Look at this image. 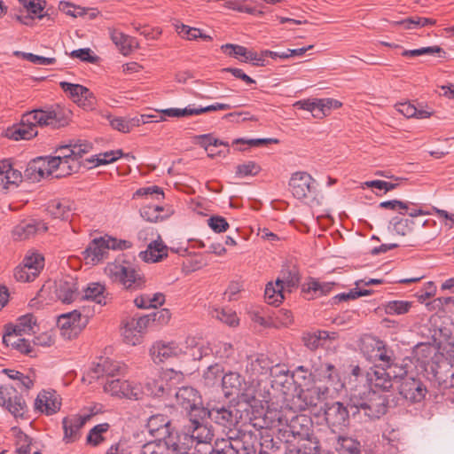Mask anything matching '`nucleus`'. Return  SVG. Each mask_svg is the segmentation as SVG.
Here are the masks:
<instances>
[{
    "label": "nucleus",
    "instance_id": "nucleus-27",
    "mask_svg": "<svg viewBox=\"0 0 454 454\" xmlns=\"http://www.w3.org/2000/svg\"><path fill=\"white\" fill-rule=\"evenodd\" d=\"M22 181V174L7 162H0V193L14 189Z\"/></svg>",
    "mask_w": 454,
    "mask_h": 454
},
{
    "label": "nucleus",
    "instance_id": "nucleus-56",
    "mask_svg": "<svg viewBox=\"0 0 454 454\" xmlns=\"http://www.w3.org/2000/svg\"><path fill=\"white\" fill-rule=\"evenodd\" d=\"M121 334L125 343L132 346L139 344L143 338V334L129 320L124 325Z\"/></svg>",
    "mask_w": 454,
    "mask_h": 454
},
{
    "label": "nucleus",
    "instance_id": "nucleus-5",
    "mask_svg": "<svg viewBox=\"0 0 454 454\" xmlns=\"http://www.w3.org/2000/svg\"><path fill=\"white\" fill-rule=\"evenodd\" d=\"M175 436L184 445L192 447L193 444L209 443L214 433L211 426L201 421L199 417L190 414L183 419L182 427Z\"/></svg>",
    "mask_w": 454,
    "mask_h": 454
},
{
    "label": "nucleus",
    "instance_id": "nucleus-3",
    "mask_svg": "<svg viewBox=\"0 0 454 454\" xmlns=\"http://www.w3.org/2000/svg\"><path fill=\"white\" fill-rule=\"evenodd\" d=\"M25 176L32 182L45 177L61 178L72 174V167L62 161L60 155L37 157L27 164Z\"/></svg>",
    "mask_w": 454,
    "mask_h": 454
},
{
    "label": "nucleus",
    "instance_id": "nucleus-14",
    "mask_svg": "<svg viewBox=\"0 0 454 454\" xmlns=\"http://www.w3.org/2000/svg\"><path fill=\"white\" fill-rule=\"evenodd\" d=\"M403 374L395 369L387 372L386 368L376 365L366 372V382L372 389L388 391L393 386V380L402 378Z\"/></svg>",
    "mask_w": 454,
    "mask_h": 454
},
{
    "label": "nucleus",
    "instance_id": "nucleus-32",
    "mask_svg": "<svg viewBox=\"0 0 454 454\" xmlns=\"http://www.w3.org/2000/svg\"><path fill=\"white\" fill-rule=\"evenodd\" d=\"M434 371V380L442 388L454 387V364L443 360L436 364Z\"/></svg>",
    "mask_w": 454,
    "mask_h": 454
},
{
    "label": "nucleus",
    "instance_id": "nucleus-13",
    "mask_svg": "<svg viewBox=\"0 0 454 454\" xmlns=\"http://www.w3.org/2000/svg\"><path fill=\"white\" fill-rule=\"evenodd\" d=\"M176 404L195 417L206 415V411L201 406V397L198 391L192 387H182L176 393Z\"/></svg>",
    "mask_w": 454,
    "mask_h": 454
},
{
    "label": "nucleus",
    "instance_id": "nucleus-1",
    "mask_svg": "<svg viewBox=\"0 0 454 454\" xmlns=\"http://www.w3.org/2000/svg\"><path fill=\"white\" fill-rule=\"evenodd\" d=\"M222 387L226 397L236 396L254 412L260 414L270 402V393L260 380L252 378L246 380L237 372H229L222 377Z\"/></svg>",
    "mask_w": 454,
    "mask_h": 454
},
{
    "label": "nucleus",
    "instance_id": "nucleus-19",
    "mask_svg": "<svg viewBox=\"0 0 454 454\" xmlns=\"http://www.w3.org/2000/svg\"><path fill=\"white\" fill-rule=\"evenodd\" d=\"M399 373H403L399 392L406 399L413 403L420 402L426 395L427 389L423 383L414 378L407 376L406 371L403 367H398Z\"/></svg>",
    "mask_w": 454,
    "mask_h": 454
},
{
    "label": "nucleus",
    "instance_id": "nucleus-59",
    "mask_svg": "<svg viewBox=\"0 0 454 454\" xmlns=\"http://www.w3.org/2000/svg\"><path fill=\"white\" fill-rule=\"evenodd\" d=\"M160 114L168 117H184L190 115H199L203 114L202 107H193L188 106L184 108H168L160 111Z\"/></svg>",
    "mask_w": 454,
    "mask_h": 454
},
{
    "label": "nucleus",
    "instance_id": "nucleus-64",
    "mask_svg": "<svg viewBox=\"0 0 454 454\" xmlns=\"http://www.w3.org/2000/svg\"><path fill=\"white\" fill-rule=\"evenodd\" d=\"M133 197H151L153 199L160 200L163 199L164 193L163 191L159 186L153 185L148 187H143L137 190Z\"/></svg>",
    "mask_w": 454,
    "mask_h": 454
},
{
    "label": "nucleus",
    "instance_id": "nucleus-53",
    "mask_svg": "<svg viewBox=\"0 0 454 454\" xmlns=\"http://www.w3.org/2000/svg\"><path fill=\"white\" fill-rule=\"evenodd\" d=\"M300 278L295 272L289 270H282L281 276L276 280V285L283 286L285 292H292L299 284Z\"/></svg>",
    "mask_w": 454,
    "mask_h": 454
},
{
    "label": "nucleus",
    "instance_id": "nucleus-33",
    "mask_svg": "<svg viewBox=\"0 0 454 454\" xmlns=\"http://www.w3.org/2000/svg\"><path fill=\"white\" fill-rule=\"evenodd\" d=\"M48 230L46 224L36 220L23 221L14 227L12 235L15 239H26L37 232H44Z\"/></svg>",
    "mask_w": 454,
    "mask_h": 454
},
{
    "label": "nucleus",
    "instance_id": "nucleus-30",
    "mask_svg": "<svg viewBox=\"0 0 454 454\" xmlns=\"http://www.w3.org/2000/svg\"><path fill=\"white\" fill-rule=\"evenodd\" d=\"M74 203L67 199L53 200L47 205V213L54 219L67 221L74 214Z\"/></svg>",
    "mask_w": 454,
    "mask_h": 454
},
{
    "label": "nucleus",
    "instance_id": "nucleus-25",
    "mask_svg": "<svg viewBox=\"0 0 454 454\" xmlns=\"http://www.w3.org/2000/svg\"><path fill=\"white\" fill-rule=\"evenodd\" d=\"M325 417L327 424L332 427L341 428L348 425V411L340 402L327 404L325 410Z\"/></svg>",
    "mask_w": 454,
    "mask_h": 454
},
{
    "label": "nucleus",
    "instance_id": "nucleus-61",
    "mask_svg": "<svg viewBox=\"0 0 454 454\" xmlns=\"http://www.w3.org/2000/svg\"><path fill=\"white\" fill-rule=\"evenodd\" d=\"M391 224L397 234L405 236L412 231L414 221L411 219L394 217L391 220Z\"/></svg>",
    "mask_w": 454,
    "mask_h": 454
},
{
    "label": "nucleus",
    "instance_id": "nucleus-45",
    "mask_svg": "<svg viewBox=\"0 0 454 454\" xmlns=\"http://www.w3.org/2000/svg\"><path fill=\"white\" fill-rule=\"evenodd\" d=\"M3 372L6 374L9 379L14 380L16 382L15 386L21 390H28L34 386L35 375L33 373L24 374L11 369H4Z\"/></svg>",
    "mask_w": 454,
    "mask_h": 454
},
{
    "label": "nucleus",
    "instance_id": "nucleus-7",
    "mask_svg": "<svg viewBox=\"0 0 454 454\" xmlns=\"http://www.w3.org/2000/svg\"><path fill=\"white\" fill-rule=\"evenodd\" d=\"M309 375L313 382L318 383L321 386H326L328 389L332 387L334 391L338 392L344 387L339 371L330 363L320 360L314 362Z\"/></svg>",
    "mask_w": 454,
    "mask_h": 454
},
{
    "label": "nucleus",
    "instance_id": "nucleus-49",
    "mask_svg": "<svg viewBox=\"0 0 454 454\" xmlns=\"http://www.w3.org/2000/svg\"><path fill=\"white\" fill-rule=\"evenodd\" d=\"M37 135V126L35 122L28 123L25 121V114L22 115L21 122L17 127L13 133V137L16 140L25 139L28 140Z\"/></svg>",
    "mask_w": 454,
    "mask_h": 454
},
{
    "label": "nucleus",
    "instance_id": "nucleus-16",
    "mask_svg": "<svg viewBox=\"0 0 454 454\" xmlns=\"http://www.w3.org/2000/svg\"><path fill=\"white\" fill-rule=\"evenodd\" d=\"M92 145L90 143L82 140L70 142L68 145L60 146L58 152L61 157L62 161H67L72 167V173L77 171L80 164L79 158L84 153L90 151Z\"/></svg>",
    "mask_w": 454,
    "mask_h": 454
},
{
    "label": "nucleus",
    "instance_id": "nucleus-54",
    "mask_svg": "<svg viewBox=\"0 0 454 454\" xmlns=\"http://www.w3.org/2000/svg\"><path fill=\"white\" fill-rule=\"evenodd\" d=\"M211 317L230 325L236 326L239 325L237 314L231 309L215 308L210 311Z\"/></svg>",
    "mask_w": 454,
    "mask_h": 454
},
{
    "label": "nucleus",
    "instance_id": "nucleus-21",
    "mask_svg": "<svg viewBox=\"0 0 454 454\" xmlns=\"http://www.w3.org/2000/svg\"><path fill=\"white\" fill-rule=\"evenodd\" d=\"M0 405L15 419H24L27 411L25 400L20 395H12V387L7 386H0Z\"/></svg>",
    "mask_w": 454,
    "mask_h": 454
},
{
    "label": "nucleus",
    "instance_id": "nucleus-58",
    "mask_svg": "<svg viewBox=\"0 0 454 454\" xmlns=\"http://www.w3.org/2000/svg\"><path fill=\"white\" fill-rule=\"evenodd\" d=\"M122 156V152L121 150L117 151H108L105 153H100L93 157H91L89 161L93 163L95 167L100 165L110 164Z\"/></svg>",
    "mask_w": 454,
    "mask_h": 454
},
{
    "label": "nucleus",
    "instance_id": "nucleus-52",
    "mask_svg": "<svg viewBox=\"0 0 454 454\" xmlns=\"http://www.w3.org/2000/svg\"><path fill=\"white\" fill-rule=\"evenodd\" d=\"M223 367L219 364H214L207 367L203 372V381L207 387L216 385L218 380L223 376Z\"/></svg>",
    "mask_w": 454,
    "mask_h": 454
},
{
    "label": "nucleus",
    "instance_id": "nucleus-26",
    "mask_svg": "<svg viewBox=\"0 0 454 454\" xmlns=\"http://www.w3.org/2000/svg\"><path fill=\"white\" fill-rule=\"evenodd\" d=\"M222 51L236 59H241L245 62H250L254 66L257 67H263L265 66L264 59L261 56V53L258 54L257 52L248 51L246 47L238 45V44H231L227 43L223 44L221 47Z\"/></svg>",
    "mask_w": 454,
    "mask_h": 454
},
{
    "label": "nucleus",
    "instance_id": "nucleus-22",
    "mask_svg": "<svg viewBox=\"0 0 454 454\" xmlns=\"http://www.w3.org/2000/svg\"><path fill=\"white\" fill-rule=\"evenodd\" d=\"M60 408L61 397L54 390H42L34 403L35 411L46 416L57 413Z\"/></svg>",
    "mask_w": 454,
    "mask_h": 454
},
{
    "label": "nucleus",
    "instance_id": "nucleus-39",
    "mask_svg": "<svg viewBox=\"0 0 454 454\" xmlns=\"http://www.w3.org/2000/svg\"><path fill=\"white\" fill-rule=\"evenodd\" d=\"M246 370L247 372L251 374V377L274 373L273 362H271L266 356L261 355L247 363Z\"/></svg>",
    "mask_w": 454,
    "mask_h": 454
},
{
    "label": "nucleus",
    "instance_id": "nucleus-11",
    "mask_svg": "<svg viewBox=\"0 0 454 454\" xmlns=\"http://www.w3.org/2000/svg\"><path fill=\"white\" fill-rule=\"evenodd\" d=\"M328 395V387L315 383L307 388L300 390L299 394L293 398L292 409L295 411H305L325 400Z\"/></svg>",
    "mask_w": 454,
    "mask_h": 454
},
{
    "label": "nucleus",
    "instance_id": "nucleus-42",
    "mask_svg": "<svg viewBox=\"0 0 454 454\" xmlns=\"http://www.w3.org/2000/svg\"><path fill=\"white\" fill-rule=\"evenodd\" d=\"M337 333L334 332L317 331L315 333H308L303 336V342L309 349H317L319 346L324 345L326 340H335Z\"/></svg>",
    "mask_w": 454,
    "mask_h": 454
},
{
    "label": "nucleus",
    "instance_id": "nucleus-23",
    "mask_svg": "<svg viewBox=\"0 0 454 454\" xmlns=\"http://www.w3.org/2000/svg\"><path fill=\"white\" fill-rule=\"evenodd\" d=\"M184 353L183 348L176 341L158 340L150 348V356L156 364L179 357Z\"/></svg>",
    "mask_w": 454,
    "mask_h": 454
},
{
    "label": "nucleus",
    "instance_id": "nucleus-48",
    "mask_svg": "<svg viewBox=\"0 0 454 454\" xmlns=\"http://www.w3.org/2000/svg\"><path fill=\"white\" fill-rule=\"evenodd\" d=\"M234 354L235 348L230 342L217 340L212 343V355L219 360L226 361L233 357Z\"/></svg>",
    "mask_w": 454,
    "mask_h": 454
},
{
    "label": "nucleus",
    "instance_id": "nucleus-36",
    "mask_svg": "<svg viewBox=\"0 0 454 454\" xmlns=\"http://www.w3.org/2000/svg\"><path fill=\"white\" fill-rule=\"evenodd\" d=\"M168 255V247L161 240H154L149 243L145 251L139 253L142 261L149 263L157 262Z\"/></svg>",
    "mask_w": 454,
    "mask_h": 454
},
{
    "label": "nucleus",
    "instance_id": "nucleus-57",
    "mask_svg": "<svg viewBox=\"0 0 454 454\" xmlns=\"http://www.w3.org/2000/svg\"><path fill=\"white\" fill-rule=\"evenodd\" d=\"M110 123L113 129L123 133H128L134 127L140 125V119H137V117L130 119L116 117L111 120Z\"/></svg>",
    "mask_w": 454,
    "mask_h": 454
},
{
    "label": "nucleus",
    "instance_id": "nucleus-9",
    "mask_svg": "<svg viewBox=\"0 0 454 454\" xmlns=\"http://www.w3.org/2000/svg\"><path fill=\"white\" fill-rule=\"evenodd\" d=\"M89 323V316L83 315L80 310L61 314L58 317L57 325L63 338L72 340L76 338Z\"/></svg>",
    "mask_w": 454,
    "mask_h": 454
},
{
    "label": "nucleus",
    "instance_id": "nucleus-55",
    "mask_svg": "<svg viewBox=\"0 0 454 454\" xmlns=\"http://www.w3.org/2000/svg\"><path fill=\"white\" fill-rule=\"evenodd\" d=\"M301 440L303 442L297 449V454H319L320 442L312 433Z\"/></svg>",
    "mask_w": 454,
    "mask_h": 454
},
{
    "label": "nucleus",
    "instance_id": "nucleus-47",
    "mask_svg": "<svg viewBox=\"0 0 454 454\" xmlns=\"http://www.w3.org/2000/svg\"><path fill=\"white\" fill-rule=\"evenodd\" d=\"M374 352L373 357L376 361L380 362V367L389 369L391 371L397 368L396 365L393 367V352L387 349L381 342H377Z\"/></svg>",
    "mask_w": 454,
    "mask_h": 454
},
{
    "label": "nucleus",
    "instance_id": "nucleus-43",
    "mask_svg": "<svg viewBox=\"0 0 454 454\" xmlns=\"http://www.w3.org/2000/svg\"><path fill=\"white\" fill-rule=\"evenodd\" d=\"M82 298L87 301H92L98 304L106 303L105 286L99 283H90L83 289Z\"/></svg>",
    "mask_w": 454,
    "mask_h": 454
},
{
    "label": "nucleus",
    "instance_id": "nucleus-60",
    "mask_svg": "<svg viewBox=\"0 0 454 454\" xmlns=\"http://www.w3.org/2000/svg\"><path fill=\"white\" fill-rule=\"evenodd\" d=\"M411 308V302L406 301H391L385 304V312L387 315H403Z\"/></svg>",
    "mask_w": 454,
    "mask_h": 454
},
{
    "label": "nucleus",
    "instance_id": "nucleus-34",
    "mask_svg": "<svg viewBox=\"0 0 454 454\" xmlns=\"http://www.w3.org/2000/svg\"><path fill=\"white\" fill-rule=\"evenodd\" d=\"M285 432L292 434L294 438L309 437V434H311L310 420L303 415H293L286 424Z\"/></svg>",
    "mask_w": 454,
    "mask_h": 454
},
{
    "label": "nucleus",
    "instance_id": "nucleus-2",
    "mask_svg": "<svg viewBox=\"0 0 454 454\" xmlns=\"http://www.w3.org/2000/svg\"><path fill=\"white\" fill-rule=\"evenodd\" d=\"M349 405L357 409V412H364L369 419H379L387 411V398L379 394L368 384H356L348 392Z\"/></svg>",
    "mask_w": 454,
    "mask_h": 454
},
{
    "label": "nucleus",
    "instance_id": "nucleus-15",
    "mask_svg": "<svg viewBox=\"0 0 454 454\" xmlns=\"http://www.w3.org/2000/svg\"><path fill=\"white\" fill-rule=\"evenodd\" d=\"M289 188L294 197L304 200L315 194L316 181L306 172H295L290 178Z\"/></svg>",
    "mask_w": 454,
    "mask_h": 454
},
{
    "label": "nucleus",
    "instance_id": "nucleus-6",
    "mask_svg": "<svg viewBox=\"0 0 454 454\" xmlns=\"http://www.w3.org/2000/svg\"><path fill=\"white\" fill-rule=\"evenodd\" d=\"M131 247L132 244L129 240L117 239L106 235L92 239L83 252V254L88 263L95 265L107 256L110 249L125 250Z\"/></svg>",
    "mask_w": 454,
    "mask_h": 454
},
{
    "label": "nucleus",
    "instance_id": "nucleus-24",
    "mask_svg": "<svg viewBox=\"0 0 454 454\" xmlns=\"http://www.w3.org/2000/svg\"><path fill=\"white\" fill-rule=\"evenodd\" d=\"M206 414L210 419L225 427H234L241 418L239 411L231 406H215L207 409Z\"/></svg>",
    "mask_w": 454,
    "mask_h": 454
},
{
    "label": "nucleus",
    "instance_id": "nucleus-18",
    "mask_svg": "<svg viewBox=\"0 0 454 454\" xmlns=\"http://www.w3.org/2000/svg\"><path fill=\"white\" fill-rule=\"evenodd\" d=\"M51 288L55 299L62 303H71L79 295L77 280L71 276H65L56 280Z\"/></svg>",
    "mask_w": 454,
    "mask_h": 454
},
{
    "label": "nucleus",
    "instance_id": "nucleus-40",
    "mask_svg": "<svg viewBox=\"0 0 454 454\" xmlns=\"http://www.w3.org/2000/svg\"><path fill=\"white\" fill-rule=\"evenodd\" d=\"M334 448L339 454H360L362 445L356 438L348 435H339Z\"/></svg>",
    "mask_w": 454,
    "mask_h": 454
},
{
    "label": "nucleus",
    "instance_id": "nucleus-20",
    "mask_svg": "<svg viewBox=\"0 0 454 454\" xmlns=\"http://www.w3.org/2000/svg\"><path fill=\"white\" fill-rule=\"evenodd\" d=\"M61 89L69 96V98L84 109H92L96 104V98L93 93L86 87L70 83L67 82H61L59 83Z\"/></svg>",
    "mask_w": 454,
    "mask_h": 454
},
{
    "label": "nucleus",
    "instance_id": "nucleus-4",
    "mask_svg": "<svg viewBox=\"0 0 454 454\" xmlns=\"http://www.w3.org/2000/svg\"><path fill=\"white\" fill-rule=\"evenodd\" d=\"M105 272L112 282L121 285L123 289L128 291H138L146 286L144 273L130 265L111 262L106 265Z\"/></svg>",
    "mask_w": 454,
    "mask_h": 454
},
{
    "label": "nucleus",
    "instance_id": "nucleus-35",
    "mask_svg": "<svg viewBox=\"0 0 454 454\" xmlns=\"http://www.w3.org/2000/svg\"><path fill=\"white\" fill-rule=\"evenodd\" d=\"M108 31L112 42L121 54L129 55L134 49L137 48L138 43L134 37L114 27H109Z\"/></svg>",
    "mask_w": 454,
    "mask_h": 454
},
{
    "label": "nucleus",
    "instance_id": "nucleus-28",
    "mask_svg": "<svg viewBox=\"0 0 454 454\" xmlns=\"http://www.w3.org/2000/svg\"><path fill=\"white\" fill-rule=\"evenodd\" d=\"M147 428L149 433L159 439H166L169 435H176L171 430L170 420L162 414L153 415L147 421Z\"/></svg>",
    "mask_w": 454,
    "mask_h": 454
},
{
    "label": "nucleus",
    "instance_id": "nucleus-50",
    "mask_svg": "<svg viewBox=\"0 0 454 454\" xmlns=\"http://www.w3.org/2000/svg\"><path fill=\"white\" fill-rule=\"evenodd\" d=\"M284 293L283 286L270 282L265 287L264 298L269 304L278 305L285 298Z\"/></svg>",
    "mask_w": 454,
    "mask_h": 454
},
{
    "label": "nucleus",
    "instance_id": "nucleus-12",
    "mask_svg": "<svg viewBox=\"0 0 454 454\" xmlns=\"http://www.w3.org/2000/svg\"><path fill=\"white\" fill-rule=\"evenodd\" d=\"M44 267L43 256L35 252L28 253L14 271L15 278L20 282L34 281Z\"/></svg>",
    "mask_w": 454,
    "mask_h": 454
},
{
    "label": "nucleus",
    "instance_id": "nucleus-41",
    "mask_svg": "<svg viewBox=\"0 0 454 454\" xmlns=\"http://www.w3.org/2000/svg\"><path fill=\"white\" fill-rule=\"evenodd\" d=\"M3 341L6 346H10L22 354L32 356L34 351L33 346L25 336H19L16 333H4Z\"/></svg>",
    "mask_w": 454,
    "mask_h": 454
},
{
    "label": "nucleus",
    "instance_id": "nucleus-44",
    "mask_svg": "<svg viewBox=\"0 0 454 454\" xmlns=\"http://www.w3.org/2000/svg\"><path fill=\"white\" fill-rule=\"evenodd\" d=\"M396 110L407 118L426 119L433 114V111L428 108H417L410 102H404L395 105Z\"/></svg>",
    "mask_w": 454,
    "mask_h": 454
},
{
    "label": "nucleus",
    "instance_id": "nucleus-10",
    "mask_svg": "<svg viewBox=\"0 0 454 454\" xmlns=\"http://www.w3.org/2000/svg\"><path fill=\"white\" fill-rule=\"evenodd\" d=\"M103 388L112 396L133 400L141 399L145 394V389L140 383L117 378L106 380Z\"/></svg>",
    "mask_w": 454,
    "mask_h": 454
},
{
    "label": "nucleus",
    "instance_id": "nucleus-29",
    "mask_svg": "<svg viewBox=\"0 0 454 454\" xmlns=\"http://www.w3.org/2000/svg\"><path fill=\"white\" fill-rule=\"evenodd\" d=\"M89 417L82 415H72L62 420L64 437L66 443L75 442L79 438V431L84 426Z\"/></svg>",
    "mask_w": 454,
    "mask_h": 454
},
{
    "label": "nucleus",
    "instance_id": "nucleus-62",
    "mask_svg": "<svg viewBox=\"0 0 454 454\" xmlns=\"http://www.w3.org/2000/svg\"><path fill=\"white\" fill-rule=\"evenodd\" d=\"M163 207L158 205H146L140 209L141 216L148 222H157L161 219L160 214Z\"/></svg>",
    "mask_w": 454,
    "mask_h": 454
},
{
    "label": "nucleus",
    "instance_id": "nucleus-46",
    "mask_svg": "<svg viewBox=\"0 0 454 454\" xmlns=\"http://www.w3.org/2000/svg\"><path fill=\"white\" fill-rule=\"evenodd\" d=\"M17 454H42L26 434L19 431L16 434Z\"/></svg>",
    "mask_w": 454,
    "mask_h": 454
},
{
    "label": "nucleus",
    "instance_id": "nucleus-31",
    "mask_svg": "<svg viewBox=\"0 0 454 454\" xmlns=\"http://www.w3.org/2000/svg\"><path fill=\"white\" fill-rule=\"evenodd\" d=\"M38 328L36 318L32 314H27L20 317L14 325H8L5 333L26 336L35 333Z\"/></svg>",
    "mask_w": 454,
    "mask_h": 454
},
{
    "label": "nucleus",
    "instance_id": "nucleus-8",
    "mask_svg": "<svg viewBox=\"0 0 454 454\" xmlns=\"http://www.w3.org/2000/svg\"><path fill=\"white\" fill-rule=\"evenodd\" d=\"M25 121L28 123L34 121L36 126L58 129L68 123V113L59 107L49 110L35 109L25 114Z\"/></svg>",
    "mask_w": 454,
    "mask_h": 454
},
{
    "label": "nucleus",
    "instance_id": "nucleus-17",
    "mask_svg": "<svg viewBox=\"0 0 454 454\" xmlns=\"http://www.w3.org/2000/svg\"><path fill=\"white\" fill-rule=\"evenodd\" d=\"M127 370L128 367L125 364L104 358L91 365L89 375L92 379L106 378V380L108 379H114L116 376L124 375Z\"/></svg>",
    "mask_w": 454,
    "mask_h": 454
},
{
    "label": "nucleus",
    "instance_id": "nucleus-37",
    "mask_svg": "<svg viewBox=\"0 0 454 454\" xmlns=\"http://www.w3.org/2000/svg\"><path fill=\"white\" fill-rule=\"evenodd\" d=\"M19 3L29 13L28 16H17V20L25 25H30L34 18L43 19L42 12L44 8V2L42 0H18Z\"/></svg>",
    "mask_w": 454,
    "mask_h": 454
},
{
    "label": "nucleus",
    "instance_id": "nucleus-63",
    "mask_svg": "<svg viewBox=\"0 0 454 454\" xmlns=\"http://www.w3.org/2000/svg\"><path fill=\"white\" fill-rule=\"evenodd\" d=\"M15 55L21 56L23 59L40 66H50L56 63L55 58H48L28 52L16 51Z\"/></svg>",
    "mask_w": 454,
    "mask_h": 454
},
{
    "label": "nucleus",
    "instance_id": "nucleus-51",
    "mask_svg": "<svg viewBox=\"0 0 454 454\" xmlns=\"http://www.w3.org/2000/svg\"><path fill=\"white\" fill-rule=\"evenodd\" d=\"M394 25H400L404 29H416L419 27H423L426 26H432L435 24V20L429 18L413 16L407 18L405 20H402L400 21H395Z\"/></svg>",
    "mask_w": 454,
    "mask_h": 454
},
{
    "label": "nucleus",
    "instance_id": "nucleus-38",
    "mask_svg": "<svg viewBox=\"0 0 454 454\" xmlns=\"http://www.w3.org/2000/svg\"><path fill=\"white\" fill-rule=\"evenodd\" d=\"M171 446H176L175 435L145 443L142 447V454H169Z\"/></svg>",
    "mask_w": 454,
    "mask_h": 454
}]
</instances>
